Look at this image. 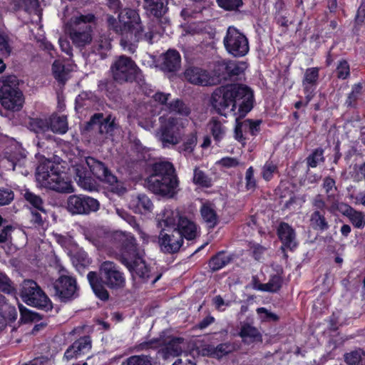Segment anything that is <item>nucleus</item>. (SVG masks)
I'll use <instances>...</instances> for the list:
<instances>
[{"instance_id": "obj_1", "label": "nucleus", "mask_w": 365, "mask_h": 365, "mask_svg": "<svg viewBox=\"0 0 365 365\" xmlns=\"http://www.w3.org/2000/svg\"><path fill=\"white\" fill-rule=\"evenodd\" d=\"M118 19L121 24L122 36L120 44L123 49L134 53L138 43L144 40L152 44L157 35L164 31L163 27H158V21L150 20L147 24V31L138 10L126 7L120 11Z\"/></svg>"}, {"instance_id": "obj_2", "label": "nucleus", "mask_w": 365, "mask_h": 365, "mask_svg": "<svg viewBox=\"0 0 365 365\" xmlns=\"http://www.w3.org/2000/svg\"><path fill=\"white\" fill-rule=\"evenodd\" d=\"M253 93L250 88L242 84L221 86L212 94L215 109L225 117L238 114L245 116L252 108Z\"/></svg>"}, {"instance_id": "obj_3", "label": "nucleus", "mask_w": 365, "mask_h": 365, "mask_svg": "<svg viewBox=\"0 0 365 365\" xmlns=\"http://www.w3.org/2000/svg\"><path fill=\"white\" fill-rule=\"evenodd\" d=\"M99 274L89 272L87 279L96 296L103 301L109 298V293L106 286L110 289L118 290L124 288L125 278L118 266L111 261H105L99 266Z\"/></svg>"}, {"instance_id": "obj_4", "label": "nucleus", "mask_w": 365, "mask_h": 365, "mask_svg": "<svg viewBox=\"0 0 365 365\" xmlns=\"http://www.w3.org/2000/svg\"><path fill=\"white\" fill-rule=\"evenodd\" d=\"M147 187L155 195L173 198L179 191V180L173 165L161 161L153 165L152 174L146 180Z\"/></svg>"}, {"instance_id": "obj_5", "label": "nucleus", "mask_w": 365, "mask_h": 365, "mask_svg": "<svg viewBox=\"0 0 365 365\" xmlns=\"http://www.w3.org/2000/svg\"><path fill=\"white\" fill-rule=\"evenodd\" d=\"M96 18L92 13L73 15L66 24V30L72 43L78 48L83 49L93 41V29L91 25Z\"/></svg>"}, {"instance_id": "obj_6", "label": "nucleus", "mask_w": 365, "mask_h": 365, "mask_svg": "<svg viewBox=\"0 0 365 365\" xmlns=\"http://www.w3.org/2000/svg\"><path fill=\"white\" fill-rule=\"evenodd\" d=\"M160 127L155 136L163 148L175 146L180 143L182 138V130L188 123L186 118L173 116H160Z\"/></svg>"}, {"instance_id": "obj_7", "label": "nucleus", "mask_w": 365, "mask_h": 365, "mask_svg": "<svg viewBox=\"0 0 365 365\" xmlns=\"http://www.w3.org/2000/svg\"><path fill=\"white\" fill-rule=\"evenodd\" d=\"M0 88V102L6 110L18 111L24 103V97L19 88V80L16 76L2 77Z\"/></svg>"}, {"instance_id": "obj_8", "label": "nucleus", "mask_w": 365, "mask_h": 365, "mask_svg": "<svg viewBox=\"0 0 365 365\" xmlns=\"http://www.w3.org/2000/svg\"><path fill=\"white\" fill-rule=\"evenodd\" d=\"M20 296L28 305L46 310L52 308L50 299L34 280L27 279L21 283Z\"/></svg>"}, {"instance_id": "obj_9", "label": "nucleus", "mask_w": 365, "mask_h": 365, "mask_svg": "<svg viewBox=\"0 0 365 365\" xmlns=\"http://www.w3.org/2000/svg\"><path fill=\"white\" fill-rule=\"evenodd\" d=\"M55 296L61 302H68L78 296L76 278L69 274L63 267L59 270V277L53 283Z\"/></svg>"}, {"instance_id": "obj_10", "label": "nucleus", "mask_w": 365, "mask_h": 365, "mask_svg": "<svg viewBox=\"0 0 365 365\" xmlns=\"http://www.w3.org/2000/svg\"><path fill=\"white\" fill-rule=\"evenodd\" d=\"M138 68L129 57L120 56L111 64L110 73L115 81L119 83L132 82L136 78Z\"/></svg>"}, {"instance_id": "obj_11", "label": "nucleus", "mask_w": 365, "mask_h": 365, "mask_svg": "<svg viewBox=\"0 0 365 365\" xmlns=\"http://www.w3.org/2000/svg\"><path fill=\"white\" fill-rule=\"evenodd\" d=\"M223 43L226 51L235 57L245 56L250 49L247 38L234 26L227 29Z\"/></svg>"}, {"instance_id": "obj_12", "label": "nucleus", "mask_w": 365, "mask_h": 365, "mask_svg": "<svg viewBox=\"0 0 365 365\" xmlns=\"http://www.w3.org/2000/svg\"><path fill=\"white\" fill-rule=\"evenodd\" d=\"M66 208L72 215H88L99 209V202L86 195H72L67 199Z\"/></svg>"}, {"instance_id": "obj_13", "label": "nucleus", "mask_w": 365, "mask_h": 365, "mask_svg": "<svg viewBox=\"0 0 365 365\" xmlns=\"http://www.w3.org/2000/svg\"><path fill=\"white\" fill-rule=\"evenodd\" d=\"M312 206L314 210L309 217L311 227L317 231H325L329 228L328 221L325 217V210L327 207L326 201L321 194L316 195L312 200Z\"/></svg>"}, {"instance_id": "obj_14", "label": "nucleus", "mask_w": 365, "mask_h": 365, "mask_svg": "<svg viewBox=\"0 0 365 365\" xmlns=\"http://www.w3.org/2000/svg\"><path fill=\"white\" fill-rule=\"evenodd\" d=\"M143 9L149 16H153L151 21H158V27H163L169 24V20L164 18L168 11V4L170 0H143Z\"/></svg>"}, {"instance_id": "obj_15", "label": "nucleus", "mask_w": 365, "mask_h": 365, "mask_svg": "<svg viewBox=\"0 0 365 365\" xmlns=\"http://www.w3.org/2000/svg\"><path fill=\"white\" fill-rule=\"evenodd\" d=\"M58 166L53 162L46 160L36 168V182L41 187L50 189L53 182L58 179Z\"/></svg>"}, {"instance_id": "obj_16", "label": "nucleus", "mask_w": 365, "mask_h": 365, "mask_svg": "<svg viewBox=\"0 0 365 365\" xmlns=\"http://www.w3.org/2000/svg\"><path fill=\"white\" fill-rule=\"evenodd\" d=\"M95 128L104 138L112 137L118 128L115 118L111 115L104 117L103 113H95L88 122V129Z\"/></svg>"}, {"instance_id": "obj_17", "label": "nucleus", "mask_w": 365, "mask_h": 365, "mask_svg": "<svg viewBox=\"0 0 365 365\" xmlns=\"http://www.w3.org/2000/svg\"><path fill=\"white\" fill-rule=\"evenodd\" d=\"M183 239L178 230L173 229L170 232L161 231L159 235V245L161 250L165 253H175L182 245Z\"/></svg>"}, {"instance_id": "obj_18", "label": "nucleus", "mask_w": 365, "mask_h": 365, "mask_svg": "<svg viewBox=\"0 0 365 365\" xmlns=\"http://www.w3.org/2000/svg\"><path fill=\"white\" fill-rule=\"evenodd\" d=\"M184 75L187 81L195 85L210 86L218 81L207 71L200 67L190 66L185 71Z\"/></svg>"}, {"instance_id": "obj_19", "label": "nucleus", "mask_w": 365, "mask_h": 365, "mask_svg": "<svg viewBox=\"0 0 365 365\" xmlns=\"http://www.w3.org/2000/svg\"><path fill=\"white\" fill-rule=\"evenodd\" d=\"M25 158L26 154L22 148L16 143H13L4 158L0 160V170H14L16 165L21 164Z\"/></svg>"}, {"instance_id": "obj_20", "label": "nucleus", "mask_w": 365, "mask_h": 365, "mask_svg": "<svg viewBox=\"0 0 365 365\" xmlns=\"http://www.w3.org/2000/svg\"><path fill=\"white\" fill-rule=\"evenodd\" d=\"M86 165L90 169V173H92L100 180L111 185L117 182L116 177L110 173L102 162L92 157H87L86 158Z\"/></svg>"}, {"instance_id": "obj_21", "label": "nucleus", "mask_w": 365, "mask_h": 365, "mask_svg": "<svg viewBox=\"0 0 365 365\" xmlns=\"http://www.w3.org/2000/svg\"><path fill=\"white\" fill-rule=\"evenodd\" d=\"M120 262L129 269L133 278L138 277L143 280H147L150 277V270L145 262L138 255L130 259L122 256Z\"/></svg>"}, {"instance_id": "obj_22", "label": "nucleus", "mask_w": 365, "mask_h": 365, "mask_svg": "<svg viewBox=\"0 0 365 365\" xmlns=\"http://www.w3.org/2000/svg\"><path fill=\"white\" fill-rule=\"evenodd\" d=\"M318 78L319 70L317 68H309L306 70L302 81V86L306 93L305 105H307L314 96V91Z\"/></svg>"}, {"instance_id": "obj_23", "label": "nucleus", "mask_w": 365, "mask_h": 365, "mask_svg": "<svg viewBox=\"0 0 365 365\" xmlns=\"http://www.w3.org/2000/svg\"><path fill=\"white\" fill-rule=\"evenodd\" d=\"M322 186L327 194V200L331 203L328 210L331 213L340 210V205L341 203L339 202L334 194L337 190L335 180L329 176L326 177L323 180Z\"/></svg>"}, {"instance_id": "obj_24", "label": "nucleus", "mask_w": 365, "mask_h": 365, "mask_svg": "<svg viewBox=\"0 0 365 365\" xmlns=\"http://www.w3.org/2000/svg\"><path fill=\"white\" fill-rule=\"evenodd\" d=\"M75 180L78 185L84 190H92L95 187L93 180L91 178L90 171L86 170L84 165L78 164L73 166Z\"/></svg>"}, {"instance_id": "obj_25", "label": "nucleus", "mask_w": 365, "mask_h": 365, "mask_svg": "<svg viewBox=\"0 0 365 365\" xmlns=\"http://www.w3.org/2000/svg\"><path fill=\"white\" fill-rule=\"evenodd\" d=\"M181 58L180 53L175 50H168L163 56L160 64L164 71L174 72L180 68Z\"/></svg>"}, {"instance_id": "obj_26", "label": "nucleus", "mask_w": 365, "mask_h": 365, "mask_svg": "<svg viewBox=\"0 0 365 365\" xmlns=\"http://www.w3.org/2000/svg\"><path fill=\"white\" fill-rule=\"evenodd\" d=\"M15 6L22 9L32 16V21H38L41 19V10L38 0H14Z\"/></svg>"}, {"instance_id": "obj_27", "label": "nucleus", "mask_w": 365, "mask_h": 365, "mask_svg": "<svg viewBox=\"0 0 365 365\" xmlns=\"http://www.w3.org/2000/svg\"><path fill=\"white\" fill-rule=\"evenodd\" d=\"M239 336L243 342L247 344L262 341V335L257 328L245 322L240 323Z\"/></svg>"}, {"instance_id": "obj_28", "label": "nucleus", "mask_w": 365, "mask_h": 365, "mask_svg": "<svg viewBox=\"0 0 365 365\" xmlns=\"http://www.w3.org/2000/svg\"><path fill=\"white\" fill-rule=\"evenodd\" d=\"M178 230L182 235V237L187 240H192L197 236V227L195 224L185 217L178 219L177 227L174 228Z\"/></svg>"}, {"instance_id": "obj_29", "label": "nucleus", "mask_w": 365, "mask_h": 365, "mask_svg": "<svg viewBox=\"0 0 365 365\" xmlns=\"http://www.w3.org/2000/svg\"><path fill=\"white\" fill-rule=\"evenodd\" d=\"M129 207L135 213L143 214L151 210L153 203L148 196L140 194L130 201Z\"/></svg>"}, {"instance_id": "obj_30", "label": "nucleus", "mask_w": 365, "mask_h": 365, "mask_svg": "<svg viewBox=\"0 0 365 365\" xmlns=\"http://www.w3.org/2000/svg\"><path fill=\"white\" fill-rule=\"evenodd\" d=\"M278 235L285 247L292 249L296 246L294 230L285 222H282L278 228Z\"/></svg>"}, {"instance_id": "obj_31", "label": "nucleus", "mask_w": 365, "mask_h": 365, "mask_svg": "<svg viewBox=\"0 0 365 365\" xmlns=\"http://www.w3.org/2000/svg\"><path fill=\"white\" fill-rule=\"evenodd\" d=\"M342 207L345 208L343 211V214L349 217L352 225L356 228H364L365 226V215L361 212L354 210L346 204L341 203L340 205V210Z\"/></svg>"}, {"instance_id": "obj_32", "label": "nucleus", "mask_w": 365, "mask_h": 365, "mask_svg": "<svg viewBox=\"0 0 365 365\" xmlns=\"http://www.w3.org/2000/svg\"><path fill=\"white\" fill-rule=\"evenodd\" d=\"M183 339L182 338H174L171 339L165 346L162 349V354L165 359L170 356H178L181 354L183 350Z\"/></svg>"}, {"instance_id": "obj_33", "label": "nucleus", "mask_w": 365, "mask_h": 365, "mask_svg": "<svg viewBox=\"0 0 365 365\" xmlns=\"http://www.w3.org/2000/svg\"><path fill=\"white\" fill-rule=\"evenodd\" d=\"M167 109L170 113H173L182 117H187L191 113L190 108L180 98L169 101L167 105Z\"/></svg>"}, {"instance_id": "obj_34", "label": "nucleus", "mask_w": 365, "mask_h": 365, "mask_svg": "<svg viewBox=\"0 0 365 365\" xmlns=\"http://www.w3.org/2000/svg\"><path fill=\"white\" fill-rule=\"evenodd\" d=\"M50 130L56 133L63 134L68 130V122L65 115H53L49 118Z\"/></svg>"}, {"instance_id": "obj_35", "label": "nucleus", "mask_w": 365, "mask_h": 365, "mask_svg": "<svg viewBox=\"0 0 365 365\" xmlns=\"http://www.w3.org/2000/svg\"><path fill=\"white\" fill-rule=\"evenodd\" d=\"M247 67L244 61L227 60V79H234L243 74Z\"/></svg>"}, {"instance_id": "obj_36", "label": "nucleus", "mask_w": 365, "mask_h": 365, "mask_svg": "<svg viewBox=\"0 0 365 365\" xmlns=\"http://www.w3.org/2000/svg\"><path fill=\"white\" fill-rule=\"evenodd\" d=\"M344 361L348 365H365V351L356 349L344 355Z\"/></svg>"}, {"instance_id": "obj_37", "label": "nucleus", "mask_w": 365, "mask_h": 365, "mask_svg": "<svg viewBox=\"0 0 365 365\" xmlns=\"http://www.w3.org/2000/svg\"><path fill=\"white\" fill-rule=\"evenodd\" d=\"M231 259L230 255L220 252L210 259L209 266L212 271H217L228 264Z\"/></svg>"}, {"instance_id": "obj_38", "label": "nucleus", "mask_w": 365, "mask_h": 365, "mask_svg": "<svg viewBox=\"0 0 365 365\" xmlns=\"http://www.w3.org/2000/svg\"><path fill=\"white\" fill-rule=\"evenodd\" d=\"M50 190L66 193L73 192L74 191L71 181L65 179L60 173H58V179L53 182Z\"/></svg>"}, {"instance_id": "obj_39", "label": "nucleus", "mask_w": 365, "mask_h": 365, "mask_svg": "<svg viewBox=\"0 0 365 365\" xmlns=\"http://www.w3.org/2000/svg\"><path fill=\"white\" fill-rule=\"evenodd\" d=\"M29 128L37 134H43L50 130L49 118H31L29 123Z\"/></svg>"}, {"instance_id": "obj_40", "label": "nucleus", "mask_w": 365, "mask_h": 365, "mask_svg": "<svg viewBox=\"0 0 365 365\" xmlns=\"http://www.w3.org/2000/svg\"><path fill=\"white\" fill-rule=\"evenodd\" d=\"M54 78L60 83H64L69 78V71L59 61H55L52 65Z\"/></svg>"}, {"instance_id": "obj_41", "label": "nucleus", "mask_w": 365, "mask_h": 365, "mask_svg": "<svg viewBox=\"0 0 365 365\" xmlns=\"http://www.w3.org/2000/svg\"><path fill=\"white\" fill-rule=\"evenodd\" d=\"M214 76L217 80V83L222 80L227 79V60L217 61L214 63L212 69Z\"/></svg>"}, {"instance_id": "obj_42", "label": "nucleus", "mask_w": 365, "mask_h": 365, "mask_svg": "<svg viewBox=\"0 0 365 365\" xmlns=\"http://www.w3.org/2000/svg\"><path fill=\"white\" fill-rule=\"evenodd\" d=\"M282 286V279L278 275H274L267 283L259 284L257 289L264 292H274L280 289Z\"/></svg>"}, {"instance_id": "obj_43", "label": "nucleus", "mask_w": 365, "mask_h": 365, "mask_svg": "<svg viewBox=\"0 0 365 365\" xmlns=\"http://www.w3.org/2000/svg\"><path fill=\"white\" fill-rule=\"evenodd\" d=\"M201 215L203 220L210 227H213L217 224V217L215 211L210 205H204L201 207Z\"/></svg>"}, {"instance_id": "obj_44", "label": "nucleus", "mask_w": 365, "mask_h": 365, "mask_svg": "<svg viewBox=\"0 0 365 365\" xmlns=\"http://www.w3.org/2000/svg\"><path fill=\"white\" fill-rule=\"evenodd\" d=\"M208 127L216 141H220L222 139L225 134V128L221 122L216 119H212L209 123Z\"/></svg>"}, {"instance_id": "obj_45", "label": "nucleus", "mask_w": 365, "mask_h": 365, "mask_svg": "<svg viewBox=\"0 0 365 365\" xmlns=\"http://www.w3.org/2000/svg\"><path fill=\"white\" fill-rule=\"evenodd\" d=\"M73 349L78 356L88 353L91 349V340L89 336L81 337L73 343Z\"/></svg>"}, {"instance_id": "obj_46", "label": "nucleus", "mask_w": 365, "mask_h": 365, "mask_svg": "<svg viewBox=\"0 0 365 365\" xmlns=\"http://www.w3.org/2000/svg\"><path fill=\"white\" fill-rule=\"evenodd\" d=\"M111 40L105 34H101L95 42L94 48L101 55L106 54L111 48Z\"/></svg>"}, {"instance_id": "obj_47", "label": "nucleus", "mask_w": 365, "mask_h": 365, "mask_svg": "<svg viewBox=\"0 0 365 365\" xmlns=\"http://www.w3.org/2000/svg\"><path fill=\"white\" fill-rule=\"evenodd\" d=\"M179 218H182V216L180 215L178 211L166 209L163 212L162 220L165 226H178Z\"/></svg>"}, {"instance_id": "obj_48", "label": "nucleus", "mask_w": 365, "mask_h": 365, "mask_svg": "<svg viewBox=\"0 0 365 365\" xmlns=\"http://www.w3.org/2000/svg\"><path fill=\"white\" fill-rule=\"evenodd\" d=\"M72 262L76 269L79 270L88 266L91 263V259L85 252L78 251L72 257Z\"/></svg>"}, {"instance_id": "obj_49", "label": "nucleus", "mask_w": 365, "mask_h": 365, "mask_svg": "<svg viewBox=\"0 0 365 365\" xmlns=\"http://www.w3.org/2000/svg\"><path fill=\"white\" fill-rule=\"evenodd\" d=\"M197 145V136L195 133H190L185 143L179 147L180 152L185 156L192 153L195 147Z\"/></svg>"}, {"instance_id": "obj_50", "label": "nucleus", "mask_w": 365, "mask_h": 365, "mask_svg": "<svg viewBox=\"0 0 365 365\" xmlns=\"http://www.w3.org/2000/svg\"><path fill=\"white\" fill-rule=\"evenodd\" d=\"M125 251L123 252L124 257L128 258L136 257L138 255L137 253V247L135 243V239L133 236H128L124 243Z\"/></svg>"}, {"instance_id": "obj_51", "label": "nucleus", "mask_w": 365, "mask_h": 365, "mask_svg": "<svg viewBox=\"0 0 365 365\" xmlns=\"http://www.w3.org/2000/svg\"><path fill=\"white\" fill-rule=\"evenodd\" d=\"M0 291L7 294H15L16 292L11 280L2 272H0Z\"/></svg>"}, {"instance_id": "obj_52", "label": "nucleus", "mask_w": 365, "mask_h": 365, "mask_svg": "<svg viewBox=\"0 0 365 365\" xmlns=\"http://www.w3.org/2000/svg\"><path fill=\"white\" fill-rule=\"evenodd\" d=\"M127 220L130 224V225L138 232L140 238L143 240V242L148 243L150 241H155V237L148 235L133 217L128 216Z\"/></svg>"}, {"instance_id": "obj_53", "label": "nucleus", "mask_w": 365, "mask_h": 365, "mask_svg": "<svg viewBox=\"0 0 365 365\" xmlns=\"http://www.w3.org/2000/svg\"><path fill=\"white\" fill-rule=\"evenodd\" d=\"M193 182L202 187H209L211 186V180L202 170L198 168L194 170Z\"/></svg>"}, {"instance_id": "obj_54", "label": "nucleus", "mask_w": 365, "mask_h": 365, "mask_svg": "<svg viewBox=\"0 0 365 365\" xmlns=\"http://www.w3.org/2000/svg\"><path fill=\"white\" fill-rule=\"evenodd\" d=\"M122 365H152L148 356H132L122 363Z\"/></svg>"}, {"instance_id": "obj_55", "label": "nucleus", "mask_w": 365, "mask_h": 365, "mask_svg": "<svg viewBox=\"0 0 365 365\" xmlns=\"http://www.w3.org/2000/svg\"><path fill=\"white\" fill-rule=\"evenodd\" d=\"M324 150L322 148L316 149L307 158V165L312 168H315L320 163L324 162Z\"/></svg>"}, {"instance_id": "obj_56", "label": "nucleus", "mask_w": 365, "mask_h": 365, "mask_svg": "<svg viewBox=\"0 0 365 365\" xmlns=\"http://www.w3.org/2000/svg\"><path fill=\"white\" fill-rule=\"evenodd\" d=\"M23 195L26 201L38 210L43 211V201L41 198L34 193L26 190Z\"/></svg>"}, {"instance_id": "obj_57", "label": "nucleus", "mask_w": 365, "mask_h": 365, "mask_svg": "<svg viewBox=\"0 0 365 365\" xmlns=\"http://www.w3.org/2000/svg\"><path fill=\"white\" fill-rule=\"evenodd\" d=\"M11 52V46L9 37L0 32V55L8 57Z\"/></svg>"}, {"instance_id": "obj_58", "label": "nucleus", "mask_w": 365, "mask_h": 365, "mask_svg": "<svg viewBox=\"0 0 365 365\" xmlns=\"http://www.w3.org/2000/svg\"><path fill=\"white\" fill-rule=\"evenodd\" d=\"M237 125L235 128V138L238 141H242L245 138L243 137V133L247 132V128L250 126L248 121L239 122L238 118H236Z\"/></svg>"}, {"instance_id": "obj_59", "label": "nucleus", "mask_w": 365, "mask_h": 365, "mask_svg": "<svg viewBox=\"0 0 365 365\" xmlns=\"http://www.w3.org/2000/svg\"><path fill=\"white\" fill-rule=\"evenodd\" d=\"M217 2L220 7L227 11L237 10L242 5V0H217Z\"/></svg>"}, {"instance_id": "obj_60", "label": "nucleus", "mask_w": 365, "mask_h": 365, "mask_svg": "<svg viewBox=\"0 0 365 365\" xmlns=\"http://www.w3.org/2000/svg\"><path fill=\"white\" fill-rule=\"evenodd\" d=\"M363 86L361 83L354 84L352 87V91L349 93L348 98L346 100V104L349 106H352L354 103L358 99L359 96L361 93Z\"/></svg>"}, {"instance_id": "obj_61", "label": "nucleus", "mask_w": 365, "mask_h": 365, "mask_svg": "<svg viewBox=\"0 0 365 365\" xmlns=\"http://www.w3.org/2000/svg\"><path fill=\"white\" fill-rule=\"evenodd\" d=\"M106 22L110 30H113L115 33L122 36L121 24L118 19L110 14L106 16Z\"/></svg>"}, {"instance_id": "obj_62", "label": "nucleus", "mask_w": 365, "mask_h": 365, "mask_svg": "<svg viewBox=\"0 0 365 365\" xmlns=\"http://www.w3.org/2000/svg\"><path fill=\"white\" fill-rule=\"evenodd\" d=\"M350 73L349 65L346 61H341L339 63L336 73L339 78L346 79Z\"/></svg>"}, {"instance_id": "obj_63", "label": "nucleus", "mask_w": 365, "mask_h": 365, "mask_svg": "<svg viewBox=\"0 0 365 365\" xmlns=\"http://www.w3.org/2000/svg\"><path fill=\"white\" fill-rule=\"evenodd\" d=\"M14 197L13 191L9 188H0V205L9 204Z\"/></svg>"}, {"instance_id": "obj_64", "label": "nucleus", "mask_w": 365, "mask_h": 365, "mask_svg": "<svg viewBox=\"0 0 365 365\" xmlns=\"http://www.w3.org/2000/svg\"><path fill=\"white\" fill-rule=\"evenodd\" d=\"M234 350V346L229 343L220 344L215 349V354L217 357H222Z\"/></svg>"}]
</instances>
